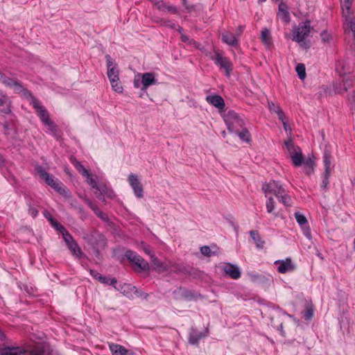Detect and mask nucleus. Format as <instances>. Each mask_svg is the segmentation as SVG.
Returning <instances> with one entry per match:
<instances>
[{
  "instance_id": "obj_15",
  "label": "nucleus",
  "mask_w": 355,
  "mask_h": 355,
  "mask_svg": "<svg viewBox=\"0 0 355 355\" xmlns=\"http://www.w3.org/2000/svg\"><path fill=\"white\" fill-rule=\"evenodd\" d=\"M277 17L285 24H288L291 21L288 8L284 2H281L279 5Z\"/></svg>"
},
{
  "instance_id": "obj_36",
  "label": "nucleus",
  "mask_w": 355,
  "mask_h": 355,
  "mask_svg": "<svg viewBox=\"0 0 355 355\" xmlns=\"http://www.w3.org/2000/svg\"><path fill=\"white\" fill-rule=\"evenodd\" d=\"M55 137H59L58 126L50 119L44 123Z\"/></svg>"
},
{
  "instance_id": "obj_21",
  "label": "nucleus",
  "mask_w": 355,
  "mask_h": 355,
  "mask_svg": "<svg viewBox=\"0 0 355 355\" xmlns=\"http://www.w3.org/2000/svg\"><path fill=\"white\" fill-rule=\"evenodd\" d=\"M10 111L8 97L0 92V112L7 114Z\"/></svg>"
},
{
  "instance_id": "obj_9",
  "label": "nucleus",
  "mask_w": 355,
  "mask_h": 355,
  "mask_svg": "<svg viewBox=\"0 0 355 355\" xmlns=\"http://www.w3.org/2000/svg\"><path fill=\"white\" fill-rule=\"evenodd\" d=\"M128 182L132 187L135 196L138 198L144 197L143 186L139 180L137 176L135 174H130L128 178Z\"/></svg>"
},
{
  "instance_id": "obj_38",
  "label": "nucleus",
  "mask_w": 355,
  "mask_h": 355,
  "mask_svg": "<svg viewBox=\"0 0 355 355\" xmlns=\"http://www.w3.org/2000/svg\"><path fill=\"white\" fill-rule=\"evenodd\" d=\"M27 205L28 206V214L33 218H35L38 215L37 205L32 204L31 199L27 201Z\"/></svg>"
},
{
  "instance_id": "obj_26",
  "label": "nucleus",
  "mask_w": 355,
  "mask_h": 355,
  "mask_svg": "<svg viewBox=\"0 0 355 355\" xmlns=\"http://www.w3.org/2000/svg\"><path fill=\"white\" fill-rule=\"evenodd\" d=\"M85 202L87 204V205L94 211V212L98 217L104 220L107 218L105 214L90 200L87 198L85 199Z\"/></svg>"
},
{
  "instance_id": "obj_13",
  "label": "nucleus",
  "mask_w": 355,
  "mask_h": 355,
  "mask_svg": "<svg viewBox=\"0 0 355 355\" xmlns=\"http://www.w3.org/2000/svg\"><path fill=\"white\" fill-rule=\"evenodd\" d=\"M157 84L155 74L151 72L144 73L141 75V90L146 91L148 87Z\"/></svg>"
},
{
  "instance_id": "obj_63",
  "label": "nucleus",
  "mask_w": 355,
  "mask_h": 355,
  "mask_svg": "<svg viewBox=\"0 0 355 355\" xmlns=\"http://www.w3.org/2000/svg\"><path fill=\"white\" fill-rule=\"evenodd\" d=\"M79 212L81 214V218L84 219L86 217L85 213L82 207L78 208Z\"/></svg>"
},
{
  "instance_id": "obj_47",
  "label": "nucleus",
  "mask_w": 355,
  "mask_h": 355,
  "mask_svg": "<svg viewBox=\"0 0 355 355\" xmlns=\"http://www.w3.org/2000/svg\"><path fill=\"white\" fill-rule=\"evenodd\" d=\"M51 225L58 231H59L62 234L65 233L67 230L66 228L62 225L60 223H58L57 220H55Z\"/></svg>"
},
{
  "instance_id": "obj_64",
  "label": "nucleus",
  "mask_w": 355,
  "mask_h": 355,
  "mask_svg": "<svg viewBox=\"0 0 355 355\" xmlns=\"http://www.w3.org/2000/svg\"><path fill=\"white\" fill-rule=\"evenodd\" d=\"M134 86L137 88H138L139 87V84L137 80L134 81Z\"/></svg>"
},
{
  "instance_id": "obj_28",
  "label": "nucleus",
  "mask_w": 355,
  "mask_h": 355,
  "mask_svg": "<svg viewBox=\"0 0 355 355\" xmlns=\"http://www.w3.org/2000/svg\"><path fill=\"white\" fill-rule=\"evenodd\" d=\"M239 138L246 143H250L251 141V135L250 132L248 130L247 128L243 127V128H241L240 130H239V132H236Z\"/></svg>"
},
{
  "instance_id": "obj_35",
  "label": "nucleus",
  "mask_w": 355,
  "mask_h": 355,
  "mask_svg": "<svg viewBox=\"0 0 355 355\" xmlns=\"http://www.w3.org/2000/svg\"><path fill=\"white\" fill-rule=\"evenodd\" d=\"M205 336V335L202 333H196L193 331L190 334L189 340L191 344L196 345L202 337Z\"/></svg>"
},
{
  "instance_id": "obj_46",
  "label": "nucleus",
  "mask_w": 355,
  "mask_h": 355,
  "mask_svg": "<svg viewBox=\"0 0 355 355\" xmlns=\"http://www.w3.org/2000/svg\"><path fill=\"white\" fill-rule=\"evenodd\" d=\"M349 11H350V10ZM349 14H350V12H349V14H348L347 17H345L343 14V17H345L346 21H347L348 24H349L350 28H351L352 31L353 32V33H354V35L355 36V17L352 19H349Z\"/></svg>"
},
{
  "instance_id": "obj_44",
  "label": "nucleus",
  "mask_w": 355,
  "mask_h": 355,
  "mask_svg": "<svg viewBox=\"0 0 355 355\" xmlns=\"http://www.w3.org/2000/svg\"><path fill=\"white\" fill-rule=\"evenodd\" d=\"M275 200L272 197H269L266 201V207L267 209V211L270 214L272 213L275 209Z\"/></svg>"
},
{
  "instance_id": "obj_61",
  "label": "nucleus",
  "mask_w": 355,
  "mask_h": 355,
  "mask_svg": "<svg viewBox=\"0 0 355 355\" xmlns=\"http://www.w3.org/2000/svg\"><path fill=\"white\" fill-rule=\"evenodd\" d=\"M243 29H244V27L243 26H239V28H238V31H237V33L236 35V36L239 38L242 32L243 31Z\"/></svg>"
},
{
  "instance_id": "obj_40",
  "label": "nucleus",
  "mask_w": 355,
  "mask_h": 355,
  "mask_svg": "<svg viewBox=\"0 0 355 355\" xmlns=\"http://www.w3.org/2000/svg\"><path fill=\"white\" fill-rule=\"evenodd\" d=\"M107 74L110 81L119 78V71L116 67L107 69Z\"/></svg>"
},
{
  "instance_id": "obj_54",
  "label": "nucleus",
  "mask_w": 355,
  "mask_h": 355,
  "mask_svg": "<svg viewBox=\"0 0 355 355\" xmlns=\"http://www.w3.org/2000/svg\"><path fill=\"white\" fill-rule=\"evenodd\" d=\"M154 6L159 10H164L165 7H166V5L162 0L158 1Z\"/></svg>"
},
{
  "instance_id": "obj_12",
  "label": "nucleus",
  "mask_w": 355,
  "mask_h": 355,
  "mask_svg": "<svg viewBox=\"0 0 355 355\" xmlns=\"http://www.w3.org/2000/svg\"><path fill=\"white\" fill-rule=\"evenodd\" d=\"M96 190L95 194L101 200L104 201L105 197L112 199L115 196L113 190L105 184H100Z\"/></svg>"
},
{
  "instance_id": "obj_56",
  "label": "nucleus",
  "mask_w": 355,
  "mask_h": 355,
  "mask_svg": "<svg viewBox=\"0 0 355 355\" xmlns=\"http://www.w3.org/2000/svg\"><path fill=\"white\" fill-rule=\"evenodd\" d=\"M0 340L3 342V347L7 346L6 345L9 344L8 338L3 332H0Z\"/></svg>"
},
{
  "instance_id": "obj_14",
  "label": "nucleus",
  "mask_w": 355,
  "mask_h": 355,
  "mask_svg": "<svg viewBox=\"0 0 355 355\" xmlns=\"http://www.w3.org/2000/svg\"><path fill=\"white\" fill-rule=\"evenodd\" d=\"M206 101L209 104L218 108L219 112L224 110L225 104L223 98L219 95H210L206 97Z\"/></svg>"
},
{
  "instance_id": "obj_4",
  "label": "nucleus",
  "mask_w": 355,
  "mask_h": 355,
  "mask_svg": "<svg viewBox=\"0 0 355 355\" xmlns=\"http://www.w3.org/2000/svg\"><path fill=\"white\" fill-rule=\"evenodd\" d=\"M223 118L228 130L231 132H239L241 128L245 127L243 119L233 110L227 112Z\"/></svg>"
},
{
  "instance_id": "obj_32",
  "label": "nucleus",
  "mask_w": 355,
  "mask_h": 355,
  "mask_svg": "<svg viewBox=\"0 0 355 355\" xmlns=\"http://www.w3.org/2000/svg\"><path fill=\"white\" fill-rule=\"evenodd\" d=\"M284 144L290 155L300 150V148L298 146H295L291 138L288 139L287 141H285Z\"/></svg>"
},
{
  "instance_id": "obj_33",
  "label": "nucleus",
  "mask_w": 355,
  "mask_h": 355,
  "mask_svg": "<svg viewBox=\"0 0 355 355\" xmlns=\"http://www.w3.org/2000/svg\"><path fill=\"white\" fill-rule=\"evenodd\" d=\"M72 163L80 173H81L85 177L89 178V172L80 162L74 159Z\"/></svg>"
},
{
  "instance_id": "obj_16",
  "label": "nucleus",
  "mask_w": 355,
  "mask_h": 355,
  "mask_svg": "<svg viewBox=\"0 0 355 355\" xmlns=\"http://www.w3.org/2000/svg\"><path fill=\"white\" fill-rule=\"evenodd\" d=\"M0 82L8 87L15 88L17 90H21L22 86L20 83L16 80L6 76L5 74L0 72Z\"/></svg>"
},
{
  "instance_id": "obj_37",
  "label": "nucleus",
  "mask_w": 355,
  "mask_h": 355,
  "mask_svg": "<svg viewBox=\"0 0 355 355\" xmlns=\"http://www.w3.org/2000/svg\"><path fill=\"white\" fill-rule=\"evenodd\" d=\"M340 4L343 10V14L345 17H347L352 5V0H340Z\"/></svg>"
},
{
  "instance_id": "obj_19",
  "label": "nucleus",
  "mask_w": 355,
  "mask_h": 355,
  "mask_svg": "<svg viewBox=\"0 0 355 355\" xmlns=\"http://www.w3.org/2000/svg\"><path fill=\"white\" fill-rule=\"evenodd\" d=\"M135 272L141 277L146 278L153 272H159L161 270L166 268H134Z\"/></svg>"
},
{
  "instance_id": "obj_50",
  "label": "nucleus",
  "mask_w": 355,
  "mask_h": 355,
  "mask_svg": "<svg viewBox=\"0 0 355 355\" xmlns=\"http://www.w3.org/2000/svg\"><path fill=\"white\" fill-rule=\"evenodd\" d=\"M268 108L270 112H275L276 114L282 110L279 105L273 102H268Z\"/></svg>"
},
{
  "instance_id": "obj_59",
  "label": "nucleus",
  "mask_w": 355,
  "mask_h": 355,
  "mask_svg": "<svg viewBox=\"0 0 355 355\" xmlns=\"http://www.w3.org/2000/svg\"><path fill=\"white\" fill-rule=\"evenodd\" d=\"M277 114L278 115V118L282 122V123H284V122H286L285 121V114L283 112L282 110H281L280 111H279Z\"/></svg>"
},
{
  "instance_id": "obj_20",
  "label": "nucleus",
  "mask_w": 355,
  "mask_h": 355,
  "mask_svg": "<svg viewBox=\"0 0 355 355\" xmlns=\"http://www.w3.org/2000/svg\"><path fill=\"white\" fill-rule=\"evenodd\" d=\"M261 40L267 49H270L272 45V39L270 31L268 28H263L261 33Z\"/></svg>"
},
{
  "instance_id": "obj_41",
  "label": "nucleus",
  "mask_w": 355,
  "mask_h": 355,
  "mask_svg": "<svg viewBox=\"0 0 355 355\" xmlns=\"http://www.w3.org/2000/svg\"><path fill=\"white\" fill-rule=\"evenodd\" d=\"M110 83H111V86H112V89L116 92L119 93V94L123 92V88L121 84L119 78L111 80Z\"/></svg>"
},
{
  "instance_id": "obj_31",
  "label": "nucleus",
  "mask_w": 355,
  "mask_h": 355,
  "mask_svg": "<svg viewBox=\"0 0 355 355\" xmlns=\"http://www.w3.org/2000/svg\"><path fill=\"white\" fill-rule=\"evenodd\" d=\"M291 158L293 164L295 166H301L303 162V156L301 150L294 154H292L291 155Z\"/></svg>"
},
{
  "instance_id": "obj_11",
  "label": "nucleus",
  "mask_w": 355,
  "mask_h": 355,
  "mask_svg": "<svg viewBox=\"0 0 355 355\" xmlns=\"http://www.w3.org/2000/svg\"><path fill=\"white\" fill-rule=\"evenodd\" d=\"M125 257L130 261V263L135 265V266H146L144 259L139 256L137 252L128 250L125 252Z\"/></svg>"
},
{
  "instance_id": "obj_48",
  "label": "nucleus",
  "mask_w": 355,
  "mask_h": 355,
  "mask_svg": "<svg viewBox=\"0 0 355 355\" xmlns=\"http://www.w3.org/2000/svg\"><path fill=\"white\" fill-rule=\"evenodd\" d=\"M106 62H107V69L110 68H115L116 67V64L114 62V60L111 58L110 55H105Z\"/></svg>"
},
{
  "instance_id": "obj_43",
  "label": "nucleus",
  "mask_w": 355,
  "mask_h": 355,
  "mask_svg": "<svg viewBox=\"0 0 355 355\" xmlns=\"http://www.w3.org/2000/svg\"><path fill=\"white\" fill-rule=\"evenodd\" d=\"M313 315V308L312 305H308L306 307V310L303 313V318L306 320H309L312 318Z\"/></svg>"
},
{
  "instance_id": "obj_1",
  "label": "nucleus",
  "mask_w": 355,
  "mask_h": 355,
  "mask_svg": "<svg viewBox=\"0 0 355 355\" xmlns=\"http://www.w3.org/2000/svg\"><path fill=\"white\" fill-rule=\"evenodd\" d=\"M90 274L94 278L98 279L101 283L109 285H113L116 290L122 293L124 296L132 299L133 294L138 297L146 298L148 294L139 291L137 288L130 284L124 283L116 286V279L114 277L103 276L94 269H89Z\"/></svg>"
},
{
  "instance_id": "obj_53",
  "label": "nucleus",
  "mask_w": 355,
  "mask_h": 355,
  "mask_svg": "<svg viewBox=\"0 0 355 355\" xmlns=\"http://www.w3.org/2000/svg\"><path fill=\"white\" fill-rule=\"evenodd\" d=\"M87 182L93 189H97L99 186L97 184L96 181L91 177L90 175L89 178H87Z\"/></svg>"
},
{
  "instance_id": "obj_55",
  "label": "nucleus",
  "mask_w": 355,
  "mask_h": 355,
  "mask_svg": "<svg viewBox=\"0 0 355 355\" xmlns=\"http://www.w3.org/2000/svg\"><path fill=\"white\" fill-rule=\"evenodd\" d=\"M154 6L159 10H164L165 7H166V5L162 0L158 1Z\"/></svg>"
},
{
  "instance_id": "obj_58",
  "label": "nucleus",
  "mask_w": 355,
  "mask_h": 355,
  "mask_svg": "<svg viewBox=\"0 0 355 355\" xmlns=\"http://www.w3.org/2000/svg\"><path fill=\"white\" fill-rule=\"evenodd\" d=\"M44 217L50 222L51 225L55 220L53 217L51 215V214L48 211H44Z\"/></svg>"
},
{
  "instance_id": "obj_30",
  "label": "nucleus",
  "mask_w": 355,
  "mask_h": 355,
  "mask_svg": "<svg viewBox=\"0 0 355 355\" xmlns=\"http://www.w3.org/2000/svg\"><path fill=\"white\" fill-rule=\"evenodd\" d=\"M323 162L324 165V172L327 174L331 173V156L330 153L325 152L323 157Z\"/></svg>"
},
{
  "instance_id": "obj_39",
  "label": "nucleus",
  "mask_w": 355,
  "mask_h": 355,
  "mask_svg": "<svg viewBox=\"0 0 355 355\" xmlns=\"http://www.w3.org/2000/svg\"><path fill=\"white\" fill-rule=\"evenodd\" d=\"M181 33V41L184 43H187L189 44H193L196 48L200 49L201 44L193 40H191L189 37V36Z\"/></svg>"
},
{
  "instance_id": "obj_18",
  "label": "nucleus",
  "mask_w": 355,
  "mask_h": 355,
  "mask_svg": "<svg viewBox=\"0 0 355 355\" xmlns=\"http://www.w3.org/2000/svg\"><path fill=\"white\" fill-rule=\"evenodd\" d=\"M295 219H296L297 222L298 223V224L303 229L304 234L307 238H310L311 237V231H310V229L306 227L308 223H307V220H306V217L304 215L300 214L299 212H296L295 214Z\"/></svg>"
},
{
  "instance_id": "obj_10",
  "label": "nucleus",
  "mask_w": 355,
  "mask_h": 355,
  "mask_svg": "<svg viewBox=\"0 0 355 355\" xmlns=\"http://www.w3.org/2000/svg\"><path fill=\"white\" fill-rule=\"evenodd\" d=\"M31 105L36 110L37 114L43 123H45L49 119V114L46 108L40 105V103L34 97L32 98Z\"/></svg>"
},
{
  "instance_id": "obj_57",
  "label": "nucleus",
  "mask_w": 355,
  "mask_h": 355,
  "mask_svg": "<svg viewBox=\"0 0 355 355\" xmlns=\"http://www.w3.org/2000/svg\"><path fill=\"white\" fill-rule=\"evenodd\" d=\"M165 9H166L168 12L173 13V14H175L178 12V8L176 6H172V5H166V7H165Z\"/></svg>"
},
{
  "instance_id": "obj_34",
  "label": "nucleus",
  "mask_w": 355,
  "mask_h": 355,
  "mask_svg": "<svg viewBox=\"0 0 355 355\" xmlns=\"http://www.w3.org/2000/svg\"><path fill=\"white\" fill-rule=\"evenodd\" d=\"M304 171L309 175L314 172V162L311 158H309L304 162Z\"/></svg>"
},
{
  "instance_id": "obj_2",
  "label": "nucleus",
  "mask_w": 355,
  "mask_h": 355,
  "mask_svg": "<svg viewBox=\"0 0 355 355\" xmlns=\"http://www.w3.org/2000/svg\"><path fill=\"white\" fill-rule=\"evenodd\" d=\"M261 189L266 197H268V193H272L285 206L289 207L291 205L292 200L291 196L287 193L286 189L279 181L270 180L268 182H265L263 184Z\"/></svg>"
},
{
  "instance_id": "obj_22",
  "label": "nucleus",
  "mask_w": 355,
  "mask_h": 355,
  "mask_svg": "<svg viewBox=\"0 0 355 355\" xmlns=\"http://www.w3.org/2000/svg\"><path fill=\"white\" fill-rule=\"evenodd\" d=\"M250 236L259 249H263L265 245V241L262 239L257 230H251L250 232Z\"/></svg>"
},
{
  "instance_id": "obj_29",
  "label": "nucleus",
  "mask_w": 355,
  "mask_h": 355,
  "mask_svg": "<svg viewBox=\"0 0 355 355\" xmlns=\"http://www.w3.org/2000/svg\"><path fill=\"white\" fill-rule=\"evenodd\" d=\"M225 272L227 276L234 279L239 278L241 276L239 268H225Z\"/></svg>"
},
{
  "instance_id": "obj_42",
  "label": "nucleus",
  "mask_w": 355,
  "mask_h": 355,
  "mask_svg": "<svg viewBox=\"0 0 355 355\" xmlns=\"http://www.w3.org/2000/svg\"><path fill=\"white\" fill-rule=\"evenodd\" d=\"M296 72L301 80H304L306 77L305 66L303 64H298L296 67Z\"/></svg>"
},
{
  "instance_id": "obj_5",
  "label": "nucleus",
  "mask_w": 355,
  "mask_h": 355,
  "mask_svg": "<svg viewBox=\"0 0 355 355\" xmlns=\"http://www.w3.org/2000/svg\"><path fill=\"white\" fill-rule=\"evenodd\" d=\"M312 27L309 21H302L293 31L291 38L297 42H303L309 36Z\"/></svg>"
},
{
  "instance_id": "obj_25",
  "label": "nucleus",
  "mask_w": 355,
  "mask_h": 355,
  "mask_svg": "<svg viewBox=\"0 0 355 355\" xmlns=\"http://www.w3.org/2000/svg\"><path fill=\"white\" fill-rule=\"evenodd\" d=\"M110 349L112 355H128V350L120 345L111 344L110 345Z\"/></svg>"
},
{
  "instance_id": "obj_7",
  "label": "nucleus",
  "mask_w": 355,
  "mask_h": 355,
  "mask_svg": "<svg viewBox=\"0 0 355 355\" xmlns=\"http://www.w3.org/2000/svg\"><path fill=\"white\" fill-rule=\"evenodd\" d=\"M0 355H40L35 352H26L20 347L5 346L0 348Z\"/></svg>"
},
{
  "instance_id": "obj_49",
  "label": "nucleus",
  "mask_w": 355,
  "mask_h": 355,
  "mask_svg": "<svg viewBox=\"0 0 355 355\" xmlns=\"http://www.w3.org/2000/svg\"><path fill=\"white\" fill-rule=\"evenodd\" d=\"M330 174L331 173L327 174L326 173H324L322 183V185H321V187L324 190H327V189L328 184H329V178Z\"/></svg>"
},
{
  "instance_id": "obj_8",
  "label": "nucleus",
  "mask_w": 355,
  "mask_h": 355,
  "mask_svg": "<svg viewBox=\"0 0 355 355\" xmlns=\"http://www.w3.org/2000/svg\"><path fill=\"white\" fill-rule=\"evenodd\" d=\"M353 83L354 80L352 76H344L341 80L336 81L334 84V90L336 94H343L353 85Z\"/></svg>"
},
{
  "instance_id": "obj_23",
  "label": "nucleus",
  "mask_w": 355,
  "mask_h": 355,
  "mask_svg": "<svg viewBox=\"0 0 355 355\" xmlns=\"http://www.w3.org/2000/svg\"><path fill=\"white\" fill-rule=\"evenodd\" d=\"M218 248L216 245H204L200 248V252L202 255L210 257L217 254Z\"/></svg>"
},
{
  "instance_id": "obj_52",
  "label": "nucleus",
  "mask_w": 355,
  "mask_h": 355,
  "mask_svg": "<svg viewBox=\"0 0 355 355\" xmlns=\"http://www.w3.org/2000/svg\"><path fill=\"white\" fill-rule=\"evenodd\" d=\"M166 26H168V27H171V28H173V29H177V31L179 32V33H181L182 31V28L179 26L178 25L174 24V23H172L171 21H168L167 22H166Z\"/></svg>"
},
{
  "instance_id": "obj_51",
  "label": "nucleus",
  "mask_w": 355,
  "mask_h": 355,
  "mask_svg": "<svg viewBox=\"0 0 355 355\" xmlns=\"http://www.w3.org/2000/svg\"><path fill=\"white\" fill-rule=\"evenodd\" d=\"M62 236L67 245H69V243L75 241L72 236L69 233L68 231L62 234Z\"/></svg>"
},
{
  "instance_id": "obj_24",
  "label": "nucleus",
  "mask_w": 355,
  "mask_h": 355,
  "mask_svg": "<svg viewBox=\"0 0 355 355\" xmlns=\"http://www.w3.org/2000/svg\"><path fill=\"white\" fill-rule=\"evenodd\" d=\"M179 293L182 298L188 301L196 300L198 297L200 296L197 293H194L192 291L185 288H180L179 290Z\"/></svg>"
},
{
  "instance_id": "obj_27",
  "label": "nucleus",
  "mask_w": 355,
  "mask_h": 355,
  "mask_svg": "<svg viewBox=\"0 0 355 355\" xmlns=\"http://www.w3.org/2000/svg\"><path fill=\"white\" fill-rule=\"evenodd\" d=\"M67 247L70 250L73 255L79 258L82 257L83 253L82 252L81 248L79 247V245L76 241L69 243V245H68Z\"/></svg>"
},
{
  "instance_id": "obj_3",
  "label": "nucleus",
  "mask_w": 355,
  "mask_h": 355,
  "mask_svg": "<svg viewBox=\"0 0 355 355\" xmlns=\"http://www.w3.org/2000/svg\"><path fill=\"white\" fill-rule=\"evenodd\" d=\"M36 171L40 177L45 180L48 185L54 189L60 195L64 197H67L69 196V191L66 189L64 184L53 175H51L46 172L42 166H37Z\"/></svg>"
},
{
  "instance_id": "obj_45",
  "label": "nucleus",
  "mask_w": 355,
  "mask_h": 355,
  "mask_svg": "<svg viewBox=\"0 0 355 355\" xmlns=\"http://www.w3.org/2000/svg\"><path fill=\"white\" fill-rule=\"evenodd\" d=\"M275 265L279 266H292V261L291 258H286L285 260H277L274 262Z\"/></svg>"
},
{
  "instance_id": "obj_62",
  "label": "nucleus",
  "mask_w": 355,
  "mask_h": 355,
  "mask_svg": "<svg viewBox=\"0 0 355 355\" xmlns=\"http://www.w3.org/2000/svg\"><path fill=\"white\" fill-rule=\"evenodd\" d=\"M283 126H284V129L285 130L286 132H289V135L291 134V128L288 125L287 123L286 122H284L283 123Z\"/></svg>"
},
{
  "instance_id": "obj_60",
  "label": "nucleus",
  "mask_w": 355,
  "mask_h": 355,
  "mask_svg": "<svg viewBox=\"0 0 355 355\" xmlns=\"http://www.w3.org/2000/svg\"><path fill=\"white\" fill-rule=\"evenodd\" d=\"M294 268H277L279 273H286L292 271Z\"/></svg>"
},
{
  "instance_id": "obj_17",
  "label": "nucleus",
  "mask_w": 355,
  "mask_h": 355,
  "mask_svg": "<svg viewBox=\"0 0 355 355\" xmlns=\"http://www.w3.org/2000/svg\"><path fill=\"white\" fill-rule=\"evenodd\" d=\"M221 40L223 42L231 46H237L239 44V38L232 33L224 31L221 34Z\"/></svg>"
},
{
  "instance_id": "obj_6",
  "label": "nucleus",
  "mask_w": 355,
  "mask_h": 355,
  "mask_svg": "<svg viewBox=\"0 0 355 355\" xmlns=\"http://www.w3.org/2000/svg\"><path fill=\"white\" fill-rule=\"evenodd\" d=\"M210 58L217 66L225 71L227 76H230L232 71V63L227 58L223 55L222 52L218 51H214V54L211 55Z\"/></svg>"
}]
</instances>
